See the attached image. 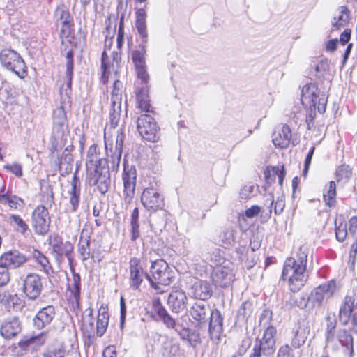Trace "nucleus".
<instances>
[{"mask_svg":"<svg viewBox=\"0 0 357 357\" xmlns=\"http://www.w3.org/2000/svg\"><path fill=\"white\" fill-rule=\"evenodd\" d=\"M308 250L305 246L298 248L296 257L286 259L282 266L280 281L286 282L292 293L300 291L308 280L306 274Z\"/></svg>","mask_w":357,"mask_h":357,"instance_id":"nucleus-1","label":"nucleus"},{"mask_svg":"<svg viewBox=\"0 0 357 357\" xmlns=\"http://www.w3.org/2000/svg\"><path fill=\"white\" fill-rule=\"evenodd\" d=\"M89 164L95 166L94 176L90 177L89 183L91 184L97 185L100 192L102 194L107 192L110 185V173L105 159H98L97 146L91 145L87 152L86 166L88 172H89Z\"/></svg>","mask_w":357,"mask_h":357,"instance_id":"nucleus-2","label":"nucleus"},{"mask_svg":"<svg viewBox=\"0 0 357 357\" xmlns=\"http://www.w3.org/2000/svg\"><path fill=\"white\" fill-rule=\"evenodd\" d=\"M337 321L335 319H327L326 328V342L334 349L342 347L343 351L352 356L354 354V338L351 332L346 328L339 329L336 331Z\"/></svg>","mask_w":357,"mask_h":357,"instance_id":"nucleus-3","label":"nucleus"},{"mask_svg":"<svg viewBox=\"0 0 357 357\" xmlns=\"http://www.w3.org/2000/svg\"><path fill=\"white\" fill-rule=\"evenodd\" d=\"M146 278L151 286L159 289L160 286H167L173 282L174 276L168 264L163 259H158L152 262L150 266V274Z\"/></svg>","mask_w":357,"mask_h":357,"instance_id":"nucleus-4","label":"nucleus"},{"mask_svg":"<svg viewBox=\"0 0 357 357\" xmlns=\"http://www.w3.org/2000/svg\"><path fill=\"white\" fill-rule=\"evenodd\" d=\"M320 90L315 83H307L301 89V102L303 106L309 109H316L324 114L326 109L327 98L320 97Z\"/></svg>","mask_w":357,"mask_h":357,"instance_id":"nucleus-5","label":"nucleus"},{"mask_svg":"<svg viewBox=\"0 0 357 357\" xmlns=\"http://www.w3.org/2000/svg\"><path fill=\"white\" fill-rule=\"evenodd\" d=\"M277 330L270 325L264 331L261 338L256 339L250 357H261L273 355L275 350Z\"/></svg>","mask_w":357,"mask_h":357,"instance_id":"nucleus-6","label":"nucleus"},{"mask_svg":"<svg viewBox=\"0 0 357 357\" xmlns=\"http://www.w3.org/2000/svg\"><path fill=\"white\" fill-rule=\"evenodd\" d=\"M338 318L343 326H349L350 332L357 333V303L354 296L347 295L340 307Z\"/></svg>","mask_w":357,"mask_h":357,"instance_id":"nucleus-7","label":"nucleus"},{"mask_svg":"<svg viewBox=\"0 0 357 357\" xmlns=\"http://www.w3.org/2000/svg\"><path fill=\"white\" fill-rule=\"evenodd\" d=\"M0 63L6 70L23 78L26 74V66L19 53L10 48L0 51Z\"/></svg>","mask_w":357,"mask_h":357,"instance_id":"nucleus-8","label":"nucleus"},{"mask_svg":"<svg viewBox=\"0 0 357 357\" xmlns=\"http://www.w3.org/2000/svg\"><path fill=\"white\" fill-rule=\"evenodd\" d=\"M137 129L146 141L155 142L159 139L160 128L155 119L149 114H141L137 118Z\"/></svg>","mask_w":357,"mask_h":357,"instance_id":"nucleus-9","label":"nucleus"},{"mask_svg":"<svg viewBox=\"0 0 357 357\" xmlns=\"http://www.w3.org/2000/svg\"><path fill=\"white\" fill-rule=\"evenodd\" d=\"M146 46L142 45L140 50H134L132 53V60L137 79L140 81L141 86H150L149 82L150 76L147 72L145 56Z\"/></svg>","mask_w":357,"mask_h":357,"instance_id":"nucleus-10","label":"nucleus"},{"mask_svg":"<svg viewBox=\"0 0 357 357\" xmlns=\"http://www.w3.org/2000/svg\"><path fill=\"white\" fill-rule=\"evenodd\" d=\"M51 219L48 210L43 206H37L31 215V226L37 235L45 236L49 231Z\"/></svg>","mask_w":357,"mask_h":357,"instance_id":"nucleus-11","label":"nucleus"},{"mask_svg":"<svg viewBox=\"0 0 357 357\" xmlns=\"http://www.w3.org/2000/svg\"><path fill=\"white\" fill-rule=\"evenodd\" d=\"M110 17H107L106 21V27L102 32L105 36V48L101 56V82L104 84H107L110 75L111 60L107 51L109 50L112 47V37L109 36V27H110Z\"/></svg>","mask_w":357,"mask_h":357,"instance_id":"nucleus-12","label":"nucleus"},{"mask_svg":"<svg viewBox=\"0 0 357 357\" xmlns=\"http://www.w3.org/2000/svg\"><path fill=\"white\" fill-rule=\"evenodd\" d=\"M141 202L147 210L153 212L162 209L165 206L163 197L153 187L146 188L143 190Z\"/></svg>","mask_w":357,"mask_h":357,"instance_id":"nucleus-13","label":"nucleus"},{"mask_svg":"<svg viewBox=\"0 0 357 357\" xmlns=\"http://www.w3.org/2000/svg\"><path fill=\"white\" fill-rule=\"evenodd\" d=\"M234 273L232 270L226 266H217L213 267L211 273V280L215 287L226 288L233 281Z\"/></svg>","mask_w":357,"mask_h":357,"instance_id":"nucleus-14","label":"nucleus"},{"mask_svg":"<svg viewBox=\"0 0 357 357\" xmlns=\"http://www.w3.org/2000/svg\"><path fill=\"white\" fill-rule=\"evenodd\" d=\"M41 278L36 273L28 274L23 280V292L31 300H36L41 294Z\"/></svg>","mask_w":357,"mask_h":357,"instance_id":"nucleus-15","label":"nucleus"},{"mask_svg":"<svg viewBox=\"0 0 357 357\" xmlns=\"http://www.w3.org/2000/svg\"><path fill=\"white\" fill-rule=\"evenodd\" d=\"M146 264L141 259L133 257L129 261L130 282L134 289H138L143 282Z\"/></svg>","mask_w":357,"mask_h":357,"instance_id":"nucleus-16","label":"nucleus"},{"mask_svg":"<svg viewBox=\"0 0 357 357\" xmlns=\"http://www.w3.org/2000/svg\"><path fill=\"white\" fill-rule=\"evenodd\" d=\"M188 297L185 292L180 289L172 290L169 294L167 304L174 313H180L185 310L188 305Z\"/></svg>","mask_w":357,"mask_h":357,"instance_id":"nucleus-17","label":"nucleus"},{"mask_svg":"<svg viewBox=\"0 0 357 357\" xmlns=\"http://www.w3.org/2000/svg\"><path fill=\"white\" fill-rule=\"evenodd\" d=\"M68 134L69 130L67 123H54L52 135V149L57 151L64 146L66 144Z\"/></svg>","mask_w":357,"mask_h":357,"instance_id":"nucleus-18","label":"nucleus"},{"mask_svg":"<svg viewBox=\"0 0 357 357\" xmlns=\"http://www.w3.org/2000/svg\"><path fill=\"white\" fill-rule=\"evenodd\" d=\"M52 253L57 262L60 263L66 256L70 260V254L73 250V246L69 241L63 242L61 238L56 236L52 243Z\"/></svg>","mask_w":357,"mask_h":357,"instance_id":"nucleus-19","label":"nucleus"},{"mask_svg":"<svg viewBox=\"0 0 357 357\" xmlns=\"http://www.w3.org/2000/svg\"><path fill=\"white\" fill-rule=\"evenodd\" d=\"M149 89L150 86H136L135 91L136 107L141 112L154 113L153 107L151 105Z\"/></svg>","mask_w":357,"mask_h":357,"instance_id":"nucleus-20","label":"nucleus"},{"mask_svg":"<svg viewBox=\"0 0 357 357\" xmlns=\"http://www.w3.org/2000/svg\"><path fill=\"white\" fill-rule=\"evenodd\" d=\"M291 130L287 124H282L280 128L275 129L272 135V142L278 149H286L291 140Z\"/></svg>","mask_w":357,"mask_h":357,"instance_id":"nucleus-21","label":"nucleus"},{"mask_svg":"<svg viewBox=\"0 0 357 357\" xmlns=\"http://www.w3.org/2000/svg\"><path fill=\"white\" fill-rule=\"evenodd\" d=\"M26 261V257L17 250L6 252L0 257V264L8 269L20 267Z\"/></svg>","mask_w":357,"mask_h":357,"instance_id":"nucleus-22","label":"nucleus"},{"mask_svg":"<svg viewBox=\"0 0 357 357\" xmlns=\"http://www.w3.org/2000/svg\"><path fill=\"white\" fill-rule=\"evenodd\" d=\"M193 297L195 299L207 301L213 295V289L209 282L203 280H196L191 287Z\"/></svg>","mask_w":357,"mask_h":357,"instance_id":"nucleus-23","label":"nucleus"},{"mask_svg":"<svg viewBox=\"0 0 357 357\" xmlns=\"http://www.w3.org/2000/svg\"><path fill=\"white\" fill-rule=\"evenodd\" d=\"M264 174L265 181L267 183L270 184L275 182L276 177H278V183L282 186L286 176L284 165L282 162H279L276 166L268 165L266 167Z\"/></svg>","mask_w":357,"mask_h":357,"instance_id":"nucleus-24","label":"nucleus"},{"mask_svg":"<svg viewBox=\"0 0 357 357\" xmlns=\"http://www.w3.org/2000/svg\"><path fill=\"white\" fill-rule=\"evenodd\" d=\"M191 322L196 328H202L207 323V310L204 304L195 303L189 310Z\"/></svg>","mask_w":357,"mask_h":357,"instance_id":"nucleus-25","label":"nucleus"},{"mask_svg":"<svg viewBox=\"0 0 357 357\" xmlns=\"http://www.w3.org/2000/svg\"><path fill=\"white\" fill-rule=\"evenodd\" d=\"M21 324L17 317H11L5 320L1 325L0 333L5 339H11L20 333Z\"/></svg>","mask_w":357,"mask_h":357,"instance_id":"nucleus-26","label":"nucleus"},{"mask_svg":"<svg viewBox=\"0 0 357 357\" xmlns=\"http://www.w3.org/2000/svg\"><path fill=\"white\" fill-rule=\"evenodd\" d=\"M335 289V284L333 282H328L320 284L311 292V298L315 303L321 304L324 300L332 296Z\"/></svg>","mask_w":357,"mask_h":357,"instance_id":"nucleus-27","label":"nucleus"},{"mask_svg":"<svg viewBox=\"0 0 357 357\" xmlns=\"http://www.w3.org/2000/svg\"><path fill=\"white\" fill-rule=\"evenodd\" d=\"M55 316V309L52 305H48L38 312L33 319L34 325L38 328H43L49 325Z\"/></svg>","mask_w":357,"mask_h":357,"instance_id":"nucleus-28","label":"nucleus"},{"mask_svg":"<svg viewBox=\"0 0 357 357\" xmlns=\"http://www.w3.org/2000/svg\"><path fill=\"white\" fill-rule=\"evenodd\" d=\"M223 329V317L218 309H214L211 312L208 324V332L211 338L218 337Z\"/></svg>","mask_w":357,"mask_h":357,"instance_id":"nucleus-29","label":"nucleus"},{"mask_svg":"<svg viewBox=\"0 0 357 357\" xmlns=\"http://www.w3.org/2000/svg\"><path fill=\"white\" fill-rule=\"evenodd\" d=\"M350 20V11L347 6H342L337 9V13L333 17L331 22V31H339L344 28Z\"/></svg>","mask_w":357,"mask_h":357,"instance_id":"nucleus-30","label":"nucleus"},{"mask_svg":"<svg viewBox=\"0 0 357 357\" xmlns=\"http://www.w3.org/2000/svg\"><path fill=\"white\" fill-rule=\"evenodd\" d=\"M80 276L72 269V278L68 279V291L70 293L69 299L77 305L80 298Z\"/></svg>","mask_w":357,"mask_h":357,"instance_id":"nucleus-31","label":"nucleus"},{"mask_svg":"<svg viewBox=\"0 0 357 357\" xmlns=\"http://www.w3.org/2000/svg\"><path fill=\"white\" fill-rule=\"evenodd\" d=\"M135 27L144 43L148 41L146 26V12L145 8H138L135 11Z\"/></svg>","mask_w":357,"mask_h":357,"instance_id":"nucleus-32","label":"nucleus"},{"mask_svg":"<svg viewBox=\"0 0 357 357\" xmlns=\"http://www.w3.org/2000/svg\"><path fill=\"white\" fill-rule=\"evenodd\" d=\"M123 182V193L127 197H132L135 195L136 187L135 171L124 172L122 175Z\"/></svg>","mask_w":357,"mask_h":357,"instance_id":"nucleus-33","label":"nucleus"},{"mask_svg":"<svg viewBox=\"0 0 357 357\" xmlns=\"http://www.w3.org/2000/svg\"><path fill=\"white\" fill-rule=\"evenodd\" d=\"M323 200L325 205L333 208L337 204V190L335 181H331L323 190Z\"/></svg>","mask_w":357,"mask_h":357,"instance_id":"nucleus-34","label":"nucleus"},{"mask_svg":"<svg viewBox=\"0 0 357 357\" xmlns=\"http://www.w3.org/2000/svg\"><path fill=\"white\" fill-rule=\"evenodd\" d=\"M71 188L68 192L69 200L72 206L73 211H75L79 206L80 189L78 184L79 183V179L75 174L71 180Z\"/></svg>","mask_w":357,"mask_h":357,"instance_id":"nucleus-35","label":"nucleus"},{"mask_svg":"<svg viewBox=\"0 0 357 357\" xmlns=\"http://www.w3.org/2000/svg\"><path fill=\"white\" fill-rule=\"evenodd\" d=\"M32 257L35 261L41 266V270L47 275L54 273V271L50 266L48 259L41 252L38 250H34L32 252Z\"/></svg>","mask_w":357,"mask_h":357,"instance_id":"nucleus-36","label":"nucleus"},{"mask_svg":"<svg viewBox=\"0 0 357 357\" xmlns=\"http://www.w3.org/2000/svg\"><path fill=\"white\" fill-rule=\"evenodd\" d=\"M46 337L44 333H41L38 335L31 336L29 338L21 340L18 345L23 349H26L30 347L41 346L45 342Z\"/></svg>","mask_w":357,"mask_h":357,"instance_id":"nucleus-37","label":"nucleus"},{"mask_svg":"<svg viewBox=\"0 0 357 357\" xmlns=\"http://www.w3.org/2000/svg\"><path fill=\"white\" fill-rule=\"evenodd\" d=\"M335 176L337 182L346 183L352 176V169L349 165L342 164L336 168Z\"/></svg>","mask_w":357,"mask_h":357,"instance_id":"nucleus-38","label":"nucleus"},{"mask_svg":"<svg viewBox=\"0 0 357 357\" xmlns=\"http://www.w3.org/2000/svg\"><path fill=\"white\" fill-rule=\"evenodd\" d=\"M109 320V315L105 308L99 310L97 320V335L100 337L102 336L105 333Z\"/></svg>","mask_w":357,"mask_h":357,"instance_id":"nucleus-39","label":"nucleus"},{"mask_svg":"<svg viewBox=\"0 0 357 357\" xmlns=\"http://www.w3.org/2000/svg\"><path fill=\"white\" fill-rule=\"evenodd\" d=\"M79 257L82 261H85L90 257V241L89 237L84 236L83 232L80 236L78 244Z\"/></svg>","mask_w":357,"mask_h":357,"instance_id":"nucleus-40","label":"nucleus"},{"mask_svg":"<svg viewBox=\"0 0 357 357\" xmlns=\"http://www.w3.org/2000/svg\"><path fill=\"white\" fill-rule=\"evenodd\" d=\"M123 84L119 79H116L113 83V109L116 104L119 105L120 108L122 100Z\"/></svg>","mask_w":357,"mask_h":357,"instance_id":"nucleus-41","label":"nucleus"},{"mask_svg":"<svg viewBox=\"0 0 357 357\" xmlns=\"http://www.w3.org/2000/svg\"><path fill=\"white\" fill-rule=\"evenodd\" d=\"M181 338L188 340L189 342H199L200 341V335L195 330L189 328H183L178 332Z\"/></svg>","mask_w":357,"mask_h":357,"instance_id":"nucleus-42","label":"nucleus"},{"mask_svg":"<svg viewBox=\"0 0 357 357\" xmlns=\"http://www.w3.org/2000/svg\"><path fill=\"white\" fill-rule=\"evenodd\" d=\"M3 204H7L10 208L19 210L23 208L24 205V200L15 195H6Z\"/></svg>","mask_w":357,"mask_h":357,"instance_id":"nucleus-43","label":"nucleus"},{"mask_svg":"<svg viewBox=\"0 0 357 357\" xmlns=\"http://www.w3.org/2000/svg\"><path fill=\"white\" fill-rule=\"evenodd\" d=\"M9 220L11 224H13L15 227H16L17 231H20L22 234H25V232L28 230L27 224L21 218V217L18 215H10L9 217Z\"/></svg>","mask_w":357,"mask_h":357,"instance_id":"nucleus-44","label":"nucleus"},{"mask_svg":"<svg viewBox=\"0 0 357 357\" xmlns=\"http://www.w3.org/2000/svg\"><path fill=\"white\" fill-rule=\"evenodd\" d=\"M126 138L125 133L122 128L119 129L117 132L116 139L115 153L117 155L118 162L120 161L121 156L123 152V142Z\"/></svg>","mask_w":357,"mask_h":357,"instance_id":"nucleus-45","label":"nucleus"},{"mask_svg":"<svg viewBox=\"0 0 357 357\" xmlns=\"http://www.w3.org/2000/svg\"><path fill=\"white\" fill-rule=\"evenodd\" d=\"M151 307L155 314L158 316V319L167 311L162 305L159 297L153 298L152 299Z\"/></svg>","mask_w":357,"mask_h":357,"instance_id":"nucleus-46","label":"nucleus"},{"mask_svg":"<svg viewBox=\"0 0 357 357\" xmlns=\"http://www.w3.org/2000/svg\"><path fill=\"white\" fill-rule=\"evenodd\" d=\"M335 234L336 239L339 242L344 241L348 234L346 224L342 222H341L339 225L335 224Z\"/></svg>","mask_w":357,"mask_h":357,"instance_id":"nucleus-47","label":"nucleus"},{"mask_svg":"<svg viewBox=\"0 0 357 357\" xmlns=\"http://www.w3.org/2000/svg\"><path fill=\"white\" fill-rule=\"evenodd\" d=\"M53 120L55 123H67L66 114L62 107H57L54 109Z\"/></svg>","mask_w":357,"mask_h":357,"instance_id":"nucleus-48","label":"nucleus"},{"mask_svg":"<svg viewBox=\"0 0 357 357\" xmlns=\"http://www.w3.org/2000/svg\"><path fill=\"white\" fill-rule=\"evenodd\" d=\"M296 331L307 338L310 331L309 321L307 319L299 320Z\"/></svg>","mask_w":357,"mask_h":357,"instance_id":"nucleus-49","label":"nucleus"},{"mask_svg":"<svg viewBox=\"0 0 357 357\" xmlns=\"http://www.w3.org/2000/svg\"><path fill=\"white\" fill-rule=\"evenodd\" d=\"M66 355V350L62 346L57 348L49 349L43 354L44 357H64Z\"/></svg>","mask_w":357,"mask_h":357,"instance_id":"nucleus-50","label":"nucleus"},{"mask_svg":"<svg viewBox=\"0 0 357 357\" xmlns=\"http://www.w3.org/2000/svg\"><path fill=\"white\" fill-rule=\"evenodd\" d=\"M307 340L304 335H301L296 331L294 332V336L291 340V344L294 349H298L304 344Z\"/></svg>","mask_w":357,"mask_h":357,"instance_id":"nucleus-51","label":"nucleus"},{"mask_svg":"<svg viewBox=\"0 0 357 357\" xmlns=\"http://www.w3.org/2000/svg\"><path fill=\"white\" fill-rule=\"evenodd\" d=\"M159 319L162 321L169 329H174L176 325V320L167 311Z\"/></svg>","mask_w":357,"mask_h":357,"instance_id":"nucleus-52","label":"nucleus"},{"mask_svg":"<svg viewBox=\"0 0 357 357\" xmlns=\"http://www.w3.org/2000/svg\"><path fill=\"white\" fill-rule=\"evenodd\" d=\"M277 357H294V356L291 347L286 344L279 348Z\"/></svg>","mask_w":357,"mask_h":357,"instance_id":"nucleus-53","label":"nucleus"},{"mask_svg":"<svg viewBox=\"0 0 357 357\" xmlns=\"http://www.w3.org/2000/svg\"><path fill=\"white\" fill-rule=\"evenodd\" d=\"M66 77H73V53L72 51H68L66 54Z\"/></svg>","mask_w":357,"mask_h":357,"instance_id":"nucleus-54","label":"nucleus"},{"mask_svg":"<svg viewBox=\"0 0 357 357\" xmlns=\"http://www.w3.org/2000/svg\"><path fill=\"white\" fill-rule=\"evenodd\" d=\"M274 204V212L275 215H280L282 213L284 206L285 203L283 199L282 198H278L276 201L274 202L273 199H272L271 202V207Z\"/></svg>","mask_w":357,"mask_h":357,"instance_id":"nucleus-55","label":"nucleus"},{"mask_svg":"<svg viewBox=\"0 0 357 357\" xmlns=\"http://www.w3.org/2000/svg\"><path fill=\"white\" fill-rule=\"evenodd\" d=\"M10 280L8 269L0 264V287L6 285Z\"/></svg>","mask_w":357,"mask_h":357,"instance_id":"nucleus-56","label":"nucleus"},{"mask_svg":"<svg viewBox=\"0 0 357 357\" xmlns=\"http://www.w3.org/2000/svg\"><path fill=\"white\" fill-rule=\"evenodd\" d=\"M4 168L8 171L11 172L17 177H20L22 175V166L18 163L6 165L4 166Z\"/></svg>","mask_w":357,"mask_h":357,"instance_id":"nucleus-57","label":"nucleus"},{"mask_svg":"<svg viewBox=\"0 0 357 357\" xmlns=\"http://www.w3.org/2000/svg\"><path fill=\"white\" fill-rule=\"evenodd\" d=\"M349 230L353 236H357V215H354L349 220Z\"/></svg>","mask_w":357,"mask_h":357,"instance_id":"nucleus-58","label":"nucleus"},{"mask_svg":"<svg viewBox=\"0 0 357 357\" xmlns=\"http://www.w3.org/2000/svg\"><path fill=\"white\" fill-rule=\"evenodd\" d=\"M261 212V207L257 205H253L245 211V215L248 218L257 216Z\"/></svg>","mask_w":357,"mask_h":357,"instance_id":"nucleus-59","label":"nucleus"},{"mask_svg":"<svg viewBox=\"0 0 357 357\" xmlns=\"http://www.w3.org/2000/svg\"><path fill=\"white\" fill-rule=\"evenodd\" d=\"M130 225L131 239L134 241L139 237V223L130 222Z\"/></svg>","mask_w":357,"mask_h":357,"instance_id":"nucleus-60","label":"nucleus"},{"mask_svg":"<svg viewBox=\"0 0 357 357\" xmlns=\"http://www.w3.org/2000/svg\"><path fill=\"white\" fill-rule=\"evenodd\" d=\"M351 30L350 29H345L344 31L340 34V42L342 45L348 43L351 38Z\"/></svg>","mask_w":357,"mask_h":357,"instance_id":"nucleus-61","label":"nucleus"},{"mask_svg":"<svg viewBox=\"0 0 357 357\" xmlns=\"http://www.w3.org/2000/svg\"><path fill=\"white\" fill-rule=\"evenodd\" d=\"M329 70V63L327 59H323L317 65L315 70L317 73L326 72Z\"/></svg>","mask_w":357,"mask_h":357,"instance_id":"nucleus-62","label":"nucleus"},{"mask_svg":"<svg viewBox=\"0 0 357 357\" xmlns=\"http://www.w3.org/2000/svg\"><path fill=\"white\" fill-rule=\"evenodd\" d=\"M272 319V312L268 309H265L263 310L259 322L261 324L264 321L265 323H269Z\"/></svg>","mask_w":357,"mask_h":357,"instance_id":"nucleus-63","label":"nucleus"},{"mask_svg":"<svg viewBox=\"0 0 357 357\" xmlns=\"http://www.w3.org/2000/svg\"><path fill=\"white\" fill-rule=\"evenodd\" d=\"M120 310H121V326H123V325L125 322L126 316V305L125 299L123 298V296L121 297Z\"/></svg>","mask_w":357,"mask_h":357,"instance_id":"nucleus-64","label":"nucleus"}]
</instances>
